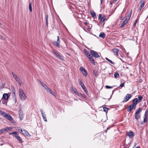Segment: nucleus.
<instances>
[{"mask_svg":"<svg viewBox=\"0 0 148 148\" xmlns=\"http://www.w3.org/2000/svg\"><path fill=\"white\" fill-rule=\"evenodd\" d=\"M84 52L88 58L89 60L91 62L92 64L93 65H95V61L93 57H92V56L91 55L90 53H89V51L86 49H84Z\"/></svg>","mask_w":148,"mask_h":148,"instance_id":"f257e3e1","label":"nucleus"},{"mask_svg":"<svg viewBox=\"0 0 148 148\" xmlns=\"http://www.w3.org/2000/svg\"><path fill=\"white\" fill-rule=\"evenodd\" d=\"M19 97L22 101H24L26 98V96L23 91L21 89H19Z\"/></svg>","mask_w":148,"mask_h":148,"instance_id":"f03ea898","label":"nucleus"},{"mask_svg":"<svg viewBox=\"0 0 148 148\" xmlns=\"http://www.w3.org/2000/svg\"><path fill=\"white\" fill-rule=\"evenodd\" d=\"M79 84L81 86L82 88L84 90L85 93L86 94L88 95V92L87 90V88H86L84 83L82 82V81L80 80L79 79Z\"/></svg>","mask_w":148,"mask_h":148,"instance_id":"7ed1b4c3","label":"nucleus"},{"mask_svg":"<svg viewBox=\"0 0 148 148\" xmlns=\"http://www.w3.org/2000/svg\"><path fill=\"white\" fill-rule=\"evenodd\" d=\"M90 54H91V56L92 57H93L95 58H99L100 57L99 55L96 51L92 50H91L90 51Z\"/></svg>","mask_w":148,"mask_h":148,"instance_id":"20e7f679","label":"nucleus"},{"mask_svg":"<svg viewBox=\"0 0 148 148\" xmlns=\"http://www.w3.org/2000/svg\"><path fill=\"white\" fill-rule=\"evenodd\" d=\"M5 118L10 121V122L13 124L14 125H15L16 124L15 121L13 120V119L11 116L9 114H7Z\"/></svg>","mask_w":148,"mask_h":148,"instance_id":"39448f33","label":"nucleus"},{"mask_svg":"<svg viewBox=\"0 0 148 148\" xmlns=\"http://www.w3.org/2000/svg\"><path fill=\"white\" fill-rule=\"evenodd\" d=\"M132 96L131 94H127L124 98L122 102L124 103L127 102L132 97Z\"/></svg>","mask_w":148,"mask_h":148,"instance_id":"423d86ee","label":"nucleus"},{"mask_svg":"<svg viewBox=\"0 0 148 148\" xmlns=\"http://www.w3.org/2000/svg\"><path fill=\"white\" fill-rule=\"evenodd\" d=\"M102 15L100 14L98 16V20L100 21L99 22L101 23H103L106 19V16L105 15H103L102 17Z\"/></svg>","mask_w":148,"mask_h":148,"instance_id":"0eeeda50","label":"nucleus"},{"mask_svg":"<svg viewBox=\"0 0 148 148\" xmlns=\"http://www.w3.org/2000/svg\"><path fill=\"white\" fill-rule=\"evenodd\" d=\"M148 110L146 109L145 112V113L144 116V120L143 122L144 123H146L147 121V116H148Z\"/></svg>","mask_w":148,"mask_h":148,"instance_id":"6e6552de","label":"nucleus"},{"mask_svg":"<svg viewBox=\"0 0 148 148\" xmlns=\"http://www.w3.org/2000/svg\"><path fill=\"white\" fill-rule=\"evenodd\" d=\"M138 103V99L137 98H134L132 100V103L131 105L134 106V109H135L136 105Z\"/></svg>","mask_w":148,"mask_h":148,"instance_id":"1a4fd4ad","label":"nucleus"},{"mask_svg":"<svg viewBox=\"0 0 148 148\" xmlns=\"http://www.w3.org/2000/svg\"><path fill=\"white\" fill-rule=\"evenodd\" d=\"M127 136H129V138H132L134 136V133L132 131L127 132Z\"/></svg>","mask_w":148,"mask_h":148,"instance_id":"9d476101","label":"nucleus"},{"mask_svg":"<svg viewBox=\"0 0 148 148\" xmlns=\"http://www.w3.org/2000/svg\"><path fill=\"white\" fill-rule=\"evenodd\" d=\"M40 110L41 112V115L43 119H44V121H45L46 122L47 121V120L46 118V115L45 113L43 112V109H40Z\"/></svg>","mask_w":148,"mask_h":148,"instance_id":"9b49d317","label":"nucleus"},{"mask_svg":"<svg viewBox=\"0 0 148 148\" xmlns=\"http://www.w3.org/2000/svg\"><path fill=\"white\" fill-rule=\"evenodd\" d=\"M112 51L113 52L115 55H116L117 56H118V53L119 51V49H118L114 48L112 49Z\"/></svg>","mask_w":148,"mask_h":148,"instance_id":"f8f14e48","label":"nucleus"},{"mask_svg":"<svg viewBox=\"0 0 148 148\" xmlns=\"http://www.w3.org/2000/svg\"><path fill=\"white\" fill-rule=\"evenodd\" d=\"M133 108L134 109V106L131 104L128 107L127 111L128 112H130Z\"/></svg>","mask_w":148,"mask_h":148,"instance_id":"ddd939ff","label":"nucleus"},{"mask_svg":"<svg viewBox=\"0 0 148 148\" xmlns=\"http://www.w3.org/2000/svg\"><path fill=\"white\" fill-rule=\"evenodd\" d=\"M10 127H8L7 128H4V129L0 130V134L6 131L7 130H10Z\"/></svg>","mask_w":148,"mask_h":148,"instance_id":"4468645a","label":"nucleus"},{"mask_svg":"<svg viewBox=\"0 0 148 148\" xmlns=\"http://www.w3.org/2000/svg\"><path fill=\"white\" fill-rule=\"evenodd\" d=\"M14 136L17 138L18 140L19 141L20 143H22L23 141L21 137H20L18 135V134L14 135Z\"/></svg>","mask_w":148,"mask_h":148,"instance_id":"2eb2a0df","label":"nucleus"},{"mask_svg":"<svg viewBox=\"0 0 148 148\" xmlns=\"http://www.w3.org/2000/svg\"><path fill=\"white\" fill-rule=\"evenodd\" d=\"M144 0H141L140 2V6L139 8L140 11L141 10V9L144 7Z\"/></svg>","mask_w":148,"mask_h":148,"instance_id":"dca6fc26","label":"nucleus"},{"mask_svg":"<svg viewBox=\"0 0 148 148\" xmlns=\"http://www.w3.org/2000/svg\"><path fill=\"white\" fill-rule=\"evenodd\" d=\"M48 92H49L53 96H56L55 93L50 88H48L46 90Z\"/></svg>","mask_w":148,"mask_h":148,"instance_id":"f3484780","label":"nucleus"},{"mask_svg":"<svg viewBox=\"0 0 148 148\" xmlns=\"http://www.w3.org/2000/svg\"><path fill=\"white\" fill-rule=\"evenodd\" d=\"M23 131L24 132L21 133V134L28 137H30L31 136V135L29 134L27 130H24Z\"/></svg>","mask_w":148,"mask_h":148,"instance_id":"a211bd4d","label":"nucleus"},{"mask_svg":"<svg viewBox=\"0 0 148 148\" xmlns=\"http://www.w3.org/2000/svg\"><path fill=\"white\" fill-rule=\"evenodd\" d=\"M3 98L4 100H7L8 99V94L4 93L3 95Z\"/></svg>","mask_w":148,"mask_h":148,"instance_id":"6ab92c4d","label":"nucleus"},{"mask_svg":"<svg viewBox=\"0 0 148 148\" xmlns=\"http://www.w3.org/2000/svg\"><path fill=\"white\" fill-rule=\"evenodd\" d=\"M128 20H125L122 22V25L120 26V27L121 28L124 27V25H125L126 23L128 22Z\"/></svg>","mask_w":148,"mask_h":148,"instance_id":"aec40b11","label":"nucleus"},{"mask_svg":"<svg viewBox=\"0 0 148 148\" xmlns=\"http://www.w3.org/2000/svg\"><path fill=\"white\" fill-rule=\"evenodd\" d=\"M134 116L135 119L138 120V119H140V117L141 116L140 114H136L135 113L134 114Z\"/></svg>","mask_w":148,"mask_h":148,"instance_id":"412c9836","label":"nucleus"},{"mask_svg":"<svg viewBox=\"0 0 148 148\" xmlns=\"http://www.w3.org/2000/svg\"><path fill=\"white\" fill-rule=\"evenodd\" d=\"M90 14L92 16V17L94 19L97 18V16L95 12L93 11H91L90 12Z\"/></svg>","mask_w":148,"mask_h":148,"instance_id":"4be33fe9","label":"nucleus"},{"mask_svg":"<svg viewBox=\"0 0 148 148\" xmlns=\"http://www.w3.org/2000/svg\"><path fill=\"white\" fill-rule=\"evenodd\" d=\"M15 80L17 82L20 84V85L22 84V82H21L20 79L17 77L16 79H15Z\"/></svg>","mask_w":148,"mask_h":148,"instance_id":"5701e85b","label":"nucleus"},{"mask_svg":"<svg viewBox=\"0 0 148 148\" xmlns=\"http://www.w3.org/2000/svg\"><path fill=\"white\" fill-rule=\"evenodd\" d=\"M99 36L104 39L105 37V34L103 32H101L99 34Z\"/></svg>","mask_w":148,"mask_h":148,"instance_id":"b1692460","label":"nucleus"},{"mask_svg":"<svg viewBox=\"0 0 148 148\" xmlns=\"http://www.w3.org/2000/svg\"><path fill=\"white\" fill-rule=\"evenodd\" d=\"M39 82H40V84H41L42 86H43L44 88L46 90L48 88V86L45 84H43L42 82H41V81H39Z\"/></svg>","mask_w":148,"mask_h":148,"instance_id":"393cba45","label":"nucleus"},{"mask_svg":"<svg viewBox=\"0 0 148 148\" xmlns=\"http://www.w3.org/2000/svg\"><path fill=\"white\" fill-rule=\"evenodd\" d=\"M49 15L48 14H47L45 16V20L46 21V26L47 27H48V18Z\"/></svg>","mask_w":148,"mask_h":148,"instance_id":"a878e982","label":"nucleus"},{"mask_svg":"<svg viewBox=\"0 0 148 148\" xmlns=\"http://www.w3.org/2000/svg\"><path fill=\"white\" fill-rule=\"evenodd\" d=\"M19 115V118L21 120H22L23 118V112H18Z\"/></svg>","mask_w":148,"mask_h":148,"instance_id":"bb28decb","label":"nucleus"},{"mask_svg":"<svg viewBox=\"0 0 148 148\" xmlns=\"http://www.w3.org/2000/svg\"><path fill=\"white\" fill-rule=\"evenodd\" d=\"M11 88L12 89V92L13 94V95H15V90L14 88V87L13 86H11Z\"/></svg>","mask_w":148,"mask_h":148,"instance_id":"cd10ccee","label":"nucleus"},{"mask_svg":"<svg viewBox=\"0 0 148 148\" xmlns=\"http://www.w3.org/2000/svg\"><path fill=\"white\" fill-rule=\"evenodd\" d=\"M138 103H139L142 101L143 98V97L141 95H138Z\"/></svg>","mask_w":148,"mask_h":148,"instance_id":"c85d7f7f","label":"nucleus"},{"mask_svg":"<svg viewBox=\"0 0 148 148\" xmlns=\"http://www.w3.org/2000/svg\"><path fill=\"white\" fill-rule=\"evenodd\" d=\"M29 11L32 12V3L31 2L29 1Z\"/></svg>","mask_w":148,"mask_h":148,"instance_id":"c756f323","label":"nucleus"},{"mask_svg":"<svg viewBox=\"0 0 148 148\" xmlns=\"http://www.w3.org/2000/svg\"><path fill=\"white\" fill-rule=\"evenodd\" d=\"M141 108H138L137 110H136L135 113L138 114H140V112H141Z\"/></svg>","mask_w":148,"mask_h":148,"instance_id":"7c9ffc66","label":"nucleus"},{"mask_svg":"<svg viewBox=\"0 0 148 148\" xmlns=\"http://www.w3.org/2000/svg\"><path fill=\"white\" fill-rule=\"evenodd\" d=\"M57 57L59 59L63 61H64V60L63 58V57L61 56L60 54H59V55H58V56H57Z\"/></svg>","mask_w":148,"mask_h":148,"instance_id":"2f4dec72","label":"nucleus"},{"mask_svg":"<svg viewBox=\"0 0 148 148\" xmlns=\"http://www.w3.org/2000/svg\"><path fill=\"white\" fill-rule=\"evenodd\" d=\"M54 43L55 45L58 48L60 47L59 43L58 42L54 41L53 42Z\"/></svg>","mask_w":148,"mask_h":148,"instance_id":"473e14b6","label":"nucleus"},{"mask_svg":"<svg viewBox=\"0 0 148 148\" xmlns=\"http://www.w3.org/2000/svg\"><path fill=\"white\" fill-rule=\"evenodd\" d=\"M0 114L3 117L5 118L7 114L3 111H2Z\"/></svg>","mask_w":148,"mask_h":148,"instance_id":"72a5a7b5","label":"nucleus"},{"mask_svg":"<svg viewBox=\"0 0 148 148\" xmlns=\"http://www.w3.org/2000/svg\"><path fill=\"white\" fill-rule=\"evenodd\" d=\"M18 108L19 110L18 111V112H23V111L22 110V107L21 104L19 105Z\"/></svg>","mask_w":148,"mask_h":148,"instance_id":"f704fd0d","label":"nucleus"},{"mask_svg":"<svg viewBox=\"0 0 148 148\" xmlns=\"http://www.w3.org/2000/svg\"><path fill=\"white\" fill-rule=\"evenodd\" d=\"M114 75V77L115 78H118V77H119V74L118 73L116 72L115 73Z\"/></svg>","mask_w":148,"mask_h":148,"instance_id":"c9c22d12","label":"nucleus"},{"mask_svg":"<svg viewBox=\"0 0 148 148\" xmlns=\"http://www.w3.org/2000/svg\"><path fill=\"white\" fill-rule=\"evenodd\" d=\"M82 72V73L83 75L84 76L86 77L87 75V71H86V70L85 69Z\"/></svg>","mask_w":148,"mask_h":148,"instance_id":"e433bc0d","label":"nucleus"},{"mask_svg":"<svg viewBox=\"0 0 148 148\" xmlns=\"http://www.w3.org/2000/svg\"><path fill=\"white\" fill-rule=\"evenodd\" d=\"M73 91L74 92L77 96H79V92L77 91L76 89L75 88H74L73 89Z\"/></svg>","mask_w":148,"mask_h":148,"instance_id":"4c0bfd02","label":"nucleus"},{"mask_svg":"<svg viewBox=\"0 0 148 148\" xmlns=\"http://www.w3.org/2000/svg\"><path fill=\"white\" fill-rule=\"evenodd\" d=\"M105 59H106V60H107L109 62H110V63H111V64H114V62H113V61H111V60H110V59H108V58H106Z\"/></svg>","mask_w":148,"mask_h":148,"instance_id":"58836bf2","label":"nucleus"},{"mask_svg":"<svg viewBox=\"0 0 148 148\" xmlns=\"http://www.w3.org/2000/svg\"><path fill=\"white\" fill-rule=\"evenodd\" d=\"M1 101H2V103L3 104L7 105V101H6V100L4 99L3 100V99H2V100H1Z\"/></svg>","mask_w":148,"mask_h":148,"instance_id":"ea45409f","label":"nucleus"},{"mask_svg":"<svg viewBox=\"0 0 148 148\" xmlns=\"http://www.w3.org/2000/svg\"><path fill=\"white\" fill-rule=\"evenodd\" d=\"M104 111L106 113H107L108 112V108L106 107H104L103 108Z\"/></svg>","mask_w":148,"mask_h":148,"instance_id":"a19ab883","label":"nucleus"},{"mask_svg":"<svg viewBox=\"0 0 148 148\" xmlns=\"http://www.w3.org/2000/svg\"><path fill=\"white\" fill-rule=\"evenodd\" d=\"M93 74L95 76H97L98 75L97 71L96 70H94L93 71Z\"/></svg>","mask_w":148,"mask_h":148,"instance_id":"79ce46f5","label":"nucleus"},{"mask_svg":"<svg viewBox=\"0 0 148 148\" xmlns=\"http://www.w3.org/2000/svg\"><path fill=\"white\" fill-rule=\"evenodd\" d=\"M80 96H81L82 97H83L84 98H86V96L84 94L82 93H80L79 95Z\"/></svg>","mask_w":148,"mask_h":148,"instance_id":"37998d69","label":"nucleus"},{"mask_svg":"<svg viewBox=\"0 0 148 148\" xmlns=\"http://www.w3.org/2000/svg\"><path fill=\"white\" fill-rule=\"evenodd\" d=\"M131 16V15H130V14H128L127 16V17H126L125 19L126 20H128H128L130 19V18Z\"/></svg>","mask_w":148,"mask_h":148,"instance_id":"c03bdc74","label":"nucleus"},{"mask_svg":"<svg viewBox=\"0 0 148 148\" xmlns=\"http://www.w3.org/2000/svg\"><path fill=\"white\" fill-rule=\"evenodd\" d=\"M12 73L14 79H16V78L17 77V76L15 74H14L13 72H12Z\"/></svg>","mask_w":148,"mask_h":148,"instance_id":"a18cd8bd","label":"nucleus"},{"mask_svg":"<svg viewBox=\"0 0 148 148\" xmlns=\"http://www.w3.org/2000/svg\"><path fill=\"white\" fill-rule=\"evenodd\" d=\"M85 70V69L83 67L81 66L79 68V70L81 72H82V71H84Z\"/></svg>","mask_w":148,"mask_h":148,"instance_id":"49530a36","label":"nucleus"},{"mask_svg":"<svg viewBox=\"0 0 148 148\" xmlns=\"http://www.w3.org/2000/svg\"><path fill=\"white\" fill-rule=\"evenodd\" d=\"M9 134L10 135H11L12 134H15V135H16V134H17V132H14L11 133H9Z\"/></svg>","mask_w":148,"mask_h":148,"instance_id":"de8ad7c7","label":"nucleus"},{"mask_svg":"<svg viewBox=\"0 0 148 148\" xmlns=\"http://www.w3.org/2000/svg\"><path fill=\"white\" fill-rule=\"evenodd\" d=\"M13 98L14 99V101H15V102L16 103L17 101V100H16V97L15 96V95H13Z\"/></svg>","mask_w":148,"mask_h":148,"instance_id":"09e8293b","label":"nucleus"},{"mask_svg":"<svg viewBox=\"0 0 148 148\" xmlns=\"http://www.w3.org/2000/svg\"><path fill=\"white\" fill-rule=\"evenodd\" d=\"M124 84H125L124 82H123V83L121 84L120 85L119 87H121V88L123 87L124 86Z\"/></svg>","mask_w":148,"mask_h":148,"instance_id":"8fccbe9b","label":"nucleus"},{"mask_svg":"<svg viewBox=\"0 0 148 148\" xmlns=\"http://www.w3.org/2000/svg\"><path fill=\"white\" fill-rule=\"evenodd\" d=\"M105 87L107 89L111 88H112V87L108 85L106 86Z\"/></svg>","mask_w":148,"mask_h":148,"instance_id":"3c124183","label":"nucleus"},{"mask_svg":"<svg viewBox=\"0 0 148 148\" xmlns=\"http://www.w3.org/2000/svg\"><path fill=\"white\" fill-rule=\"evenodd\" d=\"M113 125H112L111 127H110V126H109V127H108L107 128L106 130L105 131V132L106 133V132H107V130H108L110 129L111 128V127H113Z\"/></svg>","mask_w":148,"mask_h":148,"instance_id":"603ef678","label":"nucleus"},{"mask_svg":"<svg viewBox=\"0 0 148 148\" xmlns=\"http://www.w3.org/2000/svg\"><path fill=\"white\" fill-rule=\"evenodd\" d=\"M115 89H114V90L112 91V95H110V98L108 99L109 100L111 99V97H112V95H113V93L115 91Z\"/></svg>","mask_w":148,"mask_h":148,"instance_id":"864d4df0","label":"nucleus"},{"mask_svg":"<svg viewBox=\"0 0 148 148\" xmlns=\"http://www.w3.org/2000/svg\"><path fill=\"white\" fill-rule=\"evenodd\" d=\"M138 20V19H137L136 20V21L135 22V23H134L133 25V27H134L136 25V23H137V21Z\"/></svg>","mask_w":148,"mask_h":148,"instance_id":"5fc2aeb1","label":"nucleus"},{"mask_svg":"<svg viewBox=\"0 0 148 148\" xmlns=\"http://www.w3.org/2000/svg\"><path fill=\"white\" fill-rule=\"evenodd\" d=\"M57 42H58V43H59L60 42V41H59V36H57Z\"/></svg>","mask_w":148,"mask_h":148,"instance_id":"6e6d98bb","label":"nucleus"},{"mask_svg":"<svg viewBox=\"0 0 148 148\" xmlns=\"http://www.w3.org/2000/svg\"><path fill=\"white\" fill-rule=\"evenodd\" d=\"M59 54L57 52H55V55L57 57L58 55H59Z\"/></svg>","mask_w":148,"mask_h":148,"instance_id":"4d7b16f0","label":"nucleus"},{"mask_svg":"<svg viewBox=\"0 0 148 148\" xmlns=\"http://www.w3.org/2000/svg\"><path fill=\"white\" fill-rule=\"evenodd\" d=\"M120 19L121 20H122L124 19V17L123 16H122L121 15Z\"/></svg>","mask_w":148,"mask_h":148,"instance_id":"13d9d810","label":"nucleus"},{"mask_svg":"<svg viewBox=\"0 0 148 148\" xmlns=\"http://www.w3.org/2000/svg\"><path fill=\"white\" fill-rule=\"evenodd\" d=\"M132 10H131V11H130V12L128 14H130V15H131V16L132 13Z\"/></svg>","mask_w":148,"mask_h":148,"instance_id":"bf43d9fd","label":"nucleus"},{"mask_svg":"<svg viewBox=\"0 0 148 148\" xmlns=\"http://www.w3.org/2000/svg\"><path fill=\"white\" fill-rule=\"evenodd\" d=\"M84 24L85 25H87V24H88V22H85L84 23Z\"/></svg>","mask_w":148,"mask_h":148,"instance_id":"052dcab7","label":"nucleus"},{"mask_svg":"<svg viewBox=\"0 0 148 148\" xmlns=\"http://www.w3.org/2000/svg\"><path fill=\"white\" fill-rule=\"evenodd\" d=\"M139 82H142V79H140L139 81Z\"/></svg>","mask_w":148,"mask_h":148,"instance_id":"680f3d73","label":"nucleus"},{"mask_svg":"<svg viewBox=\"0 0 148 148\" xmlns=\"http://www.w3.org/2000/svg\"><path fill=\"white\" fill-rule=\"evenodd\" d=\"M120 59L123 62H125L123 60V59L121 58H120Z\"/></svg>","mask_w":148,"mask_h":148,"instance_id":"e2e57ef3","label":"nucleus"},{"mask_svg":"<svg viewBox=\"0 0 148 148\" xmlns=\"http://www.w3.org/2000/svg\"><path fill=\"white\" fill-rule=\"evenodd\" d=\"M101 1V4L102 2H103V0H100Z\"/></svg>","mask_w":148,"mask_h":148,"instance_id":"0e129e2a","label":"nucleus"},{"mask_svg":"<svg viewBox=\"0 0 148 148\" xmlns=\"http://www.w3.org/2000/svg\"><path fill=\"white\" fill-rule=\"evenodd\" d=\"M3 38V36L2 35L0 34V38L1 39Z\"/></svg>","mask_w":148,"mask_h":148,"instance_id":"69168bd1","label":"nucleus"},{"mask_svg":"<svg viewBox=\"0 0 148 148\" xmlns=\"http://www.w3.org/2000/svg\"><path fill=\"white\" fill-rule=\"evenodd\" d=\"M136 148H140V147L139 146H138Z\"/></svg>","mask_w":148,"mask_h":148,"instance_id":"338daca9","label":"nucleus"},{"mask_svg":"<svg viewBox=\"0 0 148 148\" xmlns=\"http://www.w3.org/2000/svg\"><path fill=\"white\" fill-rule=\"evenodd\" d=\"M21 133L23 132V130L22 129H21Z\"/></svg>","mask_w":148,"mask_h":148,"instance_id":"774afa93","label":"nucleus"}]
</instances>
